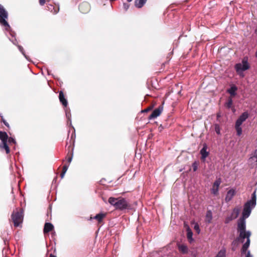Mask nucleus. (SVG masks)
Wrapping results in <instances>:
<instances>
[{"label": "nucleus", "instance_id": "nucleus-1", "mask_svg": "<svg viewBox=\"0 0 257 257\" xmlns=\"http://www.w3.org/2000/svg\"><path fill=\"white\" fill-rule=\"evenodd\" d=\"M245 219L240 218L237 223V229L239 232V238L241 239V241L243 242L244 239L246 238V241L244 243L242 247V252H246L247 249L250 244V236L251 232L249 231H245L246 224Z\"/></svg>", "mask_w": 257, "mask_h": 257}, {"label": "nucleus", "instance_id": "nucleus-2", "mask_svg": "<svg viewBox=\"0 0 257 257\" xmlns=\"http://www.w3.org/2000/svg\"><path fill=\"white\" fill-rule=\"evenodd\" d=\"M256 191H254L251 195L250 200L247 201L244 205L243 210L242 213L241 218L246 219L248 218L251 213V210L256 205Z\"/></svg>", "mask_w": 257, "mask_h": 257}, {"label": "nucleus", "instance_id": "nucleus-3", "mask_svg": "<svg viewBox=\"0 0 257 257\" xmlns=\"http://www.w3.org/2000/svg\"><path fill=\"white\" fill-rule=\"evenodd\" d=\"M108 202L111 205L114 206L116 209L123 210L128 207V203L123 198L110 197L108 199Z\"/></svg>", "mask_w": 257, "mask_h": 257}, {"label": "nucleus", "instance_id": "nucleus-4", "mask_svg": "<svg viewBox=\"0 0 257 257\" xmlns=\"http://www.w3.org/2000/svg\"><path fill=\"white\" fill-rule=\"evenodd\" d=\"M8 14L4 7L0 4V24L5 27L7 31H11V27L6 19H8Z\"/></svg>", "mask_w": 257, "mask_h": 257}, {"label": "nucleus", "instance_id": "nucleus-5", "mask_svg": "<svg viewBox=\"0 0 257 257\" xmlns=\"http://www.w3.org/2000/svg\"><path fill=\"white\" fill-rule=\"evenodd\" d=\"M250 66L247 62V58H244L241 63H239L235 65V69L237 74L243 77L244 75L243 72L248 69Z\"/></svg>", "mask_w": 257, "mask_h": 257}, {"label": "nucleus", "instance_id": "nucleus-6", "mask_svg": "<svg viewBox=\"0 0 257 257\" xmlns=\"http://www.w3.org/2000/svg\"><path fill=\"white\" fill-rule=\"evenodd\" d=\"M0 140L2 143L0 144V149L2 151L5 150L7 154L10 153V149L7 144L8 136L6 132L0 131Z\"/></svg>", "mask_w": 257, "mask_h": 257}, {"label": "nucleus", "instance_id": "nucleus-7", "mask_svg": "<svg viewBox=\"0 0 257 257\" xmlns=\"http://www.w3.org/2000/svg\"><path fill=\"white\" fill-rule=\"evenodd\" d=\"M12 219L14 226L18 227L22 223L23 220V212H19L17 209L14 211L12 215Z\"/></svg>", "mask_w": 257, "mask_h": 257}, {"label": "nucleus", "instance_id": "nucleus-8", "mask_svg": "<svg viewBox=\"0 0 257 257\" xmlns=\"http://www.w3.org/2000/svg\"><path fill=\"white\" fill-rule=\"evenodd\" d=\"M163 110V106H160L158 108L155 109L149 116L150 119L155 118L160 115Z\"/></svg>", "mask_w": 257, "mask_h": 257}, {"label": "nucleus", "instance_id": "nucleus-9", "mask_svg": "<svg viewBox=\"0 0 257 257\" xmlns=\"http://www.w3.org/2000/svg\"><path fill=\"white\" fill-rule=\"evenodd\" d=\"M207 146L206 144H204L203 147L202 149L200 150V154L201 155V159L203 161H205L206 158L208 157L209 155V152L207 151Z\"/></svg>", "mask_w": 257, "mask_h": 257}, {"label": "nucleus", "instance_id": "nucleus-10", "mask_svg": "<svg viewBox=\"0 0 257 257\" xmlns=\"http://www.w3.org/2000/svg\"><path fill=\"white\" fill-rule=\"evenodd\" d=\"M248 115L249 114L247 112H243L237 119L235 124H238V125H241L242 122L248 118Z\"/></svg>", "mask_w": 257, "mask_h": 257}, {"label": "nucleus", "instance_id": "nucleus-11", "mask_svg": "<svg viewBox=\"0 0 257 257\" xmlns=\"http://www.w3.org/2000/svg\"><path fill=\"white\" fill-rule=\"evenodd\" d=\"M235 194V191L234 189H231L229 190L226 195L225 200L226 202L230 201Z\"/></svg>", "mask_w": 257, "mask_h": 257}, {"label": "nucleus", "instance_id": "nucleus-12", "mask_svg": "<svg viewBox=\"0 0 257 257\" xmlns=\"http://www.w3.org/2000/svg\"><path fill=\"white\" fill-rule=\"evenodd\" d=\"M80 11L83 13H85L88 12L89 10V5L88 3H83L79 6Z\"/></svg>", "mask_w": 257, "mask_h": 257}, {"label": "nucleus", "instance_id": "nucleus-13", "mask_svg": "<svg viewBox=\"0 0 257 257\" xmlns=\"http://www.w3.org/2000/svg\"><path fill=\"white\" fill-rule=\"evenodd\" d=\"M178 247L179 251L182 253H187L188 251V247L184 244H178Z\"/></svg>", "mask_w": 257, "mask_h": 257}, {"label": "nucleus", "instance_id": "nucleus-14", "mask_svg": "<svg viewBox=\"0 0 257 257\" xmlns=\"http://www.w3.org/2000/svg\"><path fill=\"white\" fill-rule=\"evenodd\" d=\"M59 98L60 101L62 103V104L64 106H65V107L67 106V104H68L67 101L65 98L64 95L62 91H60L59 92Z\"/></svg>", "mask_w": 257, "mask_h": 257}, {"label": "nucleus", "instance_id": "nucleus-15", "mask_svg": "<svg viewBox=\"0 0 257 257\" xmlns=\"http://www.w3.org/2000/svg\"><path fill=\"white\" fill-rule=\"evenodd\" d=\"M54 228L53 224L51 223H46L44 225V232L48 233L52 230Z\"/></svg>", "mask_w": 257, "mask_h": 257}, {"label": "nucleus", "instance_id": "nucleus-16", "mask_svg": "<svg viewBox=\"0 0 257 257\" xmlns=\"http://www.w3.org/2000/svg\"><path fill=\"white\" fill-rule=\"evenodd\" d=\"M106 216V213H100L96 214L93 218L97 220L99 223L102 222L103 219Z\"/></svg>", "mask_w": 257, "mask_h": 257}, {"label": "nucleus", "instance_id": "nucleus-17", "mask_svg": "<svg viewBox=\"0 0 257 257\" xmlns=\"http://www.w3.org/2000/svg\"><path fill=\"white\" fill-rule=\"evenodd\" d=\"M240 209L239 207H235L233 210L230 216L232 217V218L235 219L236 218L239 213H240Z\"/></svg>", "mask_w": 257, "mask_h": 257}, {"label": "nucleus", "instance_id": "nucleus-18", "mask_svg": "<svg viewBox=\"0 0 257 257\" xmlns=\"http://www.w3.org/2000/svg\"><path fill=\"white\" fill-rule=\"evenodd\" d=\"M237 90V87L233 85L229 89L227 90V92L230 94L231 96H234L236 94V91Z\"/></svg>", "mask_w": 257, "mask_h": 257}, {"label": "nucleus", "instance_id": "nucleus-19", "mask_svg": "<svg viewBox=\"0 0 257 257\" xmlns=\"http://www.w3.org/2000/svg\"><path fill=\"white\" fill-rule=\"evenodd\" d=\"M212 219V212L208 210L205 216V221L207 223H210Z\"/></svg>", "mask_w": 257, "mask_h": 257}, {"label": "nucleus", "instance_id": "nucleus-20", "mask_svg": "<svg viewBox=\"0 0 257 257\" xmlns=\"http://www.w3.org/2000/svg\"><path fill=\"white\" fill-rule=\"evenodd\" d=\"M147 0H136L135 6L138 8H142L146 3Z\"/></svg>", "mask_w": 257, "mask_h": 257}, {"label": "nucleus", "instance_id": "nucleus-21", "mask_svg": "<svg viewBox=\"0 0 257 257\" xmlns=\"http://www.w3.org/2000/svg\"><path fill=\"white\" fill-rule=\"evenodd\" d=\"M226 256V249L225 248H221L218 252L215 257H225Z\"/></svg>", "mask_w": 257, "mask_h": 257}, {"label": "nucleus", "instance_id": "nucleus-22", "mask_svg": "<svg viewBox=\"0 0 257 257\" xmlns=\"http://www.w3.org/2000/svg\"><path fill=\"white\" fill-rule=\"evenodd\" d=\"M187 236L188 239L189 240L190 242H191L193 240V233L190 228L188 227L187 229Z\"/></svg>", "mask_w": 257, "mask_h": 257}, {"label": "nucleus", "instance_id": "nucleus-23", "mask_svg": "<svg viewBox=\"0 0 257 257\" xmlns=\"http://www.w3.org/2000/svg\"><path fill=\"white\" fill-rule=\"evenodd\" d=\"M235 127L237 135L238 136H240L242 134V128L241 127V125H238V124H235Z\"/></svg>", "mask_w": 257, "mask_h": 257}, {"label": "nucleus", "instance_id": "nucleus-24", "mask_svg": "<svg viewBox=\"0 0 257 257\" xmlns=\"http://www.w3.org/2000/svg\"><path fill=\"white\" fill-rule=\"evenodd\" d=\"M18 49L20 50V51L23 54V55L25 56V57L28 60H29V59L28 57L25 53V52H24L23 48L21 46H20V45H18Z\"/></svg>", "mask_w": 257, "mask_h": 257}, {"label": "nucleus", "instance_id": "nucleus-25", "mask_svg": "<svg viewBox=\"0 0 257 257\" xmlns=\"http://www.w3.org/2000/svg\"><path fill=\"white\" fill-rule=\"evenodd\" d=\"M232 105V98L230 97V98H229L228 99V101L226 103V106L227 107L230 108L231 107Z\"/></svg>", "mask_w": 257, "mask_h": 257}, {"label": "nucleus", "instance_id": "nucleus-26", "mask_svg": "<svg viewBox=\"0 0 257 257\" xmlns=\"http://www.w3.org/2000/svg\"><path fill=\"white\" fill-rule=\"evenodd\" d=\"M218 188L216 187H212L211 192L214 195H217L218 194Z\"/></svg>", "mask_w": 257, "mask_h": 257}, {"label": "nucleus", "instance_id": "nucleus-27", "mask_svg": "<svg viewBox=\"0 0 257 257\" xmlns=\"http://www.w3.org/2000/svg\"><path fill=\"white\" fill-rule=\"evenodd\" d=\"M220 183H221V181H220V179H217L214 182V183L213 185V186L219 188V186Z\"/></svg>", "mask_w": 257, "mask_h": 257}, {"label": "nucleus", "instance_id": "nucleus-28", "mask_svg": "<svg viewBox=\"0 0 257 257\" xmlns=\"http://www.w3.org/2000/svg\"><path fill=\"white\" fill-rule=\"evenodd\" d=\"M215 131L216 132V133L219 135L220 134V126L218 124H216L215 125Z\"/></svg>", "mask_w": 257, "mask_h": 257}, {"label": "nucleus", "instance_id": "nucleus-29", "mask_svg": "<svg viewBox=\"0 0 257 257\" xmlns=\"http://www.w3.org/2000/svg\"><path fill=\"white\" fill-rule=\"evenodd\" d=\"M194 229L197 232V233H200V230L199 226L197 223L195 224L194 226Z\"/></svg>", "mask_w": 257, "mask_h": 257}, {"label": "nucleus", "instance_id": "nucleus-30", "mask_svg": "<svg viewBox=\"0 0 257 257\" xmlns=\"http://www.w3.org/2000/svg\"><path fill=\"white\" fill-rule=\"evenodd\" d=\"M250 159L255 160L257 164V149L255 150L253 156L250 158Z\"/></svg>", "mask_w": 257, "mask_h": 257}, {"label": "nucleus", "instance_id": "nucleus-31", "mask_svg": "<svg viewBox=\"0 0 257 257\" xmlns=\"http://www.w3.org/2000/svg\"><path fill=\"white\" fill-rule=\"evenodd\" d=\"M192 167L194 171H196L197 170L198 166L196 162H194V163H193Z\"/></svg>", "mask_w": 257, "mask_h": 257}, {"label": "nucleus", "instance_id": "nucleus-32", "mask_svg": "<svg viewBox=\"0 0 257 257\" xmlns=\"http://www.w3.org/2000/svg\"><path fill=\"white\" fill-rule=\"evenodd\" d=\"M8 141L9 142V143L10 144L11 143H14V144H15L16 143V141L15 140H14V139H13V138H10L8 139Z\"/></svg>", "mask_w": 257, "mask_h": 257}, {"label": "nucleus", "instance_id": "nucleus-33", "mask_svg": "<svg viewBox=\"0 0 257 257\" xmlns=\"http://www.w3.org/2000/svg\"><path fill=\"white\" fill-rule=\"evenodd\" d=\"M70 115L71 114L70 112L66 110V116L67 118L71 121V120L70 119Z\"/></svg>", "mask_w": 257, "mask_h": 257}, {"label": "nucleus", "instance_id": "nucleus-34", "mask_svg": "<svg viewBox=\"0 0 257 257\" xmlns=\"http://www.w3.org/2000/svg\"><path fill=\"white\" fill-rule=\"evenodd\" d=\"M68 167H69V165H64V166L63 167V171H62L66 172V171L68 170Z\"/></svg>", "mask_w": 257, "mask_h": 257}, {"label": "nucleus", "instance_id": "nucleus-35", "mask_svg": "<svg viewBox=\"0 0 257 257\" xmlns=\"http://www.w3.org/2000/svg\"><path fill=\"white\" fill-rule=\"evenodd\" d=\"M233 219H234V218H232V217L231 216H229L228 217H227L226 219V223H228L230 221L233 220Z\"/></svg>", "mask_w": 257, "mask_h": 257}, {"label": "nucleus", "instance_id": "nucleus-36", "mask_svg": "<svg viewBox=\"0 0 257 257\" xmlns=\"http://www.w3.org/2000/svg\"><path fill=\"white\" fill-rule=\"evenodd\" d=\"M123 6L125 11H126L129 8V5L126 3L123 4Z\"/></svg>", "mask_w": 257, "mask_h": 257}, {"label": "nucleus", "instance_id": "nucleus-37", "mask_svg": "<svg viewBox=\"0 0 257 257\" xmlns=\"http://www.w3.org/2000/svg\"><path fill=\"white\" fill-rule=\"evenodd\" d=\"M3 122H4V123L7 126V127H9V123L4 119V118H2V119Z\"/></svg>", "mask_w": 257, "mask_h": 257}, {"label": "nucleus", "instance_id": "nucleus-38", "mask_svg": "<svg viewBox=\"0 0 257 257\" xmlns=\"http://www.w3.org/2000/svg\"><path fill=\"white\" fill-rule=\"evenodd\" d=\"M45 3V0H39L40 5L43 6Z\"/></svg>", "mask_w": 257, "mask_h": 257}, {"label": "nucleus", "instance_id": "nucleus-39", "mask_svg": "<svg viewBox=\"0 0 257 257\" xmlns=\"http://www.w3.org/2000/svg\"><path fill=\"white\" fill-rule=\"evenodd\" d=\"M72 156L68 158L67 161L69 163H70L72 161Z\"/></svg>", "mask_w": 257, "mask_h": 257}, {"label": "nucleus", "instance_id": "nucleus-40", "mask_svg": "<svg viewBox=\"0 0 257 257\" xmlns=\"http://www.w3.org/2000/svg\"><path fill=\"white\" fill-rule=\"evenodd\" d=\"M11 41L13 42V43L14 45H17V46H18V42L17 41V40H11Z\"/></svg>", "mask_w": 257, "mask_h": 257}, {"label": "nucleus", "instance_id": "nucleus-41", "mask_svg": "<svg viewBox=\"0 0 257 257\" xmlns=\"http://www.w3.org/2000/svg\"><path fill=\"white\" fill-rule=\"evenodd\" d=\"M65 173H66V172L62 171V172L61 174V178H63L64 177Z\"/></svg>", "mask_w": 257, "mask_h": 257}, {"label": "nucleus", "instance_id": "nucleus-42", "mask_svg": "<svg viewBox=\"0 0 257 257\" xmlns=\"http://www.w3.org/2000/svg\"><path fill=\"white\" fill-rule=\"evenodd\" d=\"M245 257H252V256L250 254L249 251L247 252V253Z\"/></svg>", "mask_w": 257, "mask_h": 257}, {"label": "nucleus", "instance_id": "nucleus-43", "mask_svg": "<svg viewBox=\"0 0 257 257\" xmlns=\"http://www.w3.org/2000/svg\"><path fill=\"white\" fill-rule=\"evenodd\" d=\"M54 10V12H53L54 14H57L58 12V9L57 10L55 8H53Z\"/></svg>", "mask_w": 257, "mask_h": 257}, {"label": "nucleus", "instance_id": "nucleus-44", "mask_svg": "<svg viewBox=\"0 0 257 257\" xmlns=\"http://www.w3.org/2000/svg\"><path fill=\"white\" fill-rule=\"evenodd\" d=\"M50 257H57V256L56 255H54L52 254H51L50 255Z\"/></svg>", "mask_w": 257, "mask_h": 257}, {"label": "nucleus", "instance_id": "nucleus-45", "mask_svg": "<svg viewBox=\"0 0 257 257\" xmlns=\"http://www.w3.org/2000/svg\"><path fill=\"white\" fill-rule=\"evenodd\" d=\"M149 109H147L146 110H144V111L146 112V111H148Z\"/></svg>", "mask_w": 257, "mask_h": 257}, {"label": "nucleus", "instance_id": "nucleus-46", "mask_svg": "<svg viewBox=\"0 0 257 257\" xmlns=\"http://www.w3.org/2000/svg\"><path fill=\"white\" fill-rule=\"evenodd\" d=\"M128 2H132L133 0H127Z\"/></svg>", "mask_w": 257, "mask_h": 257}, {"label": "nucleus", "instance_id": "nucleus-47", "mask_svg": "<svg viewBox=\"0 0 257 257\" xmlns=\"http://www.w3.org/2000/svg\"><path fill=\"white\" fill-rule=\"evenodd\" d=\"M255 57H257V51L255 53Z\"/></svg>", "mask_w": 257, "mask_h": 257}]
</instances>
